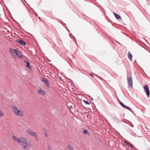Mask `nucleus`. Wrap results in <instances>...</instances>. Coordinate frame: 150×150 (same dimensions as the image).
Wrapping results in <instances>:
<instances>
[{"mask_svg":"<svg viewBox=\"0 0 150 150\" xmlns=\"http://www.w3.org/2000/svg\"><path fill=\"white\" fill-rule=\"evenodd\" d=\"M17 42L19 43L20 44L24 46H25L26 45V42L25 41L21 40H17Z\"/></svg>","mask_w":150,"mask_h":150,"instance_id":"nucleus-12","label":"nucleus"},{"mask_svg":"<svg viewBox=\"0 0 150 150\" xmlns=\"http://www.w3.org/2000/svg\"><path fill=\"white\" fill-rule=\"evenodd\" d=\"M23 62L25 63L26 64V66L28 68H30L31 66L30 65V64L28 61L24 59V60Z\"/></svg>","mask_w":150,"mask_h":150,"instance_id":"nucleus-9","label":"nucleus"},{"mask_svg":"<svg viewBox=\"0 0 150 150\" xmlns=\"http://www.w3.org/2000/svg\"><path fill=\"white\" fill-rule=\"evenodd\" d=\"M129 145L130 147L131 148H132V149H133V146L131 144H129Z\"/></svg>","mask_w":150,"mask_h":150,"instance_id":"nucleus-24","label":"nucleus"},{"mask_svg":"<svg viewBox=\"0 0 150 150\" xmlns=\"http://www.w3.org/2000/svg\"><path fill=\"white\" fill-rule=\"evenodd\" d=\"M68 147L70 150H74V148L70 145H68Z\"/></svg>","mask_w":150,"mask_h":150,"instance_id":"nucleus-17","label":"nucleus"},{"mask_svg":"<svg viewBox=\"0 0 150 150\" xmlns=\"http://www.w3.org/2000/svg\"><path fill=\"white\" fill-rule=\"evenodd\" d=\"M16 115L20 117H22L24 115L23 111L22 110H18Z\"/></svg>","mask_w":150,"mask_h":150,"instance_id":"nucleus-6","label":"nucleus"},{"mask_svg":"<svg viewBox=\"0 0 150 150\" xmlns=\"http://www.w3.org/2000/svg\"><path fill=\"white\" fill-rule=\"evenodd\" d=\"M12 110L14 113L16 115L17 113V112H18V110L19 109L18 108H17L16 106H14L13 107Z\"/></svg>","mask_w":150,"mask_h":150,"instance_id":"nucleus-11","label":"nucleus"},{"mask_svg":"<svg viewBox=\"0 0 150 150\" xmlns=\"http://www.w3.org/2000/svg\"><path fill=\"white\" fill-rule=\"evenodd\" d=\"M63 23L65 25H66V24L65 23H64L63 22Z\"/></svg>","mask_w":150,"mask_h":150,"instance_id":"nucleus-28","label":"nucleus"},{"mask_svg":"<svg viewBox=\"0 0 150 150\" xmlns=\"http://www.w3.org/2000/svg\"><path fill=\"white\" fill-rule=\"evenodd\" d=\"M9 52L11 54V55L13 57V58H15L16 57V56L14 54V50H13L11 48H10L9 49Z\"/></svg>","mask_w":150,"mask_h":150,"instance_id":"nucleus-8","label":"nucleus"},{"mask_svg":"<svg viewBox=\"0 0 150 150\" xmlns=\"http://www.w3.org/2000/svg\"><path fill=\"white\" fill-rule=\"evenodd\" d=\"M124 108H126L127 109L129 110L130 111L132 112V111L131 109L128 106L125 105Z\"/></svg>","mask_w":150,"mask_h":150,"instance_id":"nucleus-16","label":"nucleus"},{"mask_svg":"<svg viewBox=\"0 0 150 150\" xmlns=\"http://www.w3.org/2000/svg\"><path fill=\"white\" fill-rule=\"evenodd\" d=\"M94 74L95 75V76H96L97 77H98L101 80H103V79L101 78V77H100V76H98V75H97V74H94V73H91V74H90V75L91 76L93 77L94 76Z\"/></svg>","mask_w":150,"mask_h":150,"instance_id":"nucleus-13","label":"nucleus"},{"mask_svg":"<svg viewBox=\"0 0 150 150\" xmlns=\"http://www.w3.org/2000/svg\"><path fill=\"white\" fill-rule=\"evenodd\" d=\"M127 80L129 88H132L133 87V82L132 78L131 77H127Z\"/></svg>","mask_w":150,"mask_h":150,"instance_id":"nucleus-3","label":"nucleus"},{"mask_svg":"<svg viewBox=\"0 0 150 150\" xmlns=\"http://www.w3.org/2000/svg\"><path fill=\"white\" fill-rule=\"evenodd\" d=\"M131 133H132V135H133V136H135V137L136 136V134L134 133L133 132H131Z\"/></svg>","mask_w":150,"mask_h":150,"instance_id":"nucleus-20","label":"nucleus"},{"mask_svg":"<svg viewBox=\"0 0 150 150\" xmlns=\"http://www.w3.org/2000/svg\"><path fill=\"white\" fill-rule=\"evenodd\" d=\"M144 91L148 96H149L150 95V91L148 85H146L144 86Z\"/></svg>","mask_w":150,"mask_h":150,"instance_id":"nucleus-5","label":"nucleus"},{"mask_svg":"<svg viewBox=\"0 0 150 150\" xmlns=\"http://www.w3.org/2000/svg\"><path fill=\"white\" fill-rule=\"evenodd\" d=\"M43 130L44 131V132H45L46 131V129L45 128H43Z\"/></svg>","mask_w":150,"mask_h":150,"instance_id":"nucleus-25","label":"nucleus"},{"mask_svg":"<svg viewBox=\"0 0 150 150\" xmlns=\"http://www.w3.org/2000/svg\"><path fill=\"white\" fill-rule=\"evenodd\" d=\"M48 150H50V149H48Z\"/></svg>","mask_w":150,"mask_h":150,"instance_id":"nucleus-30","label":"nucleus"},{"mask_svg":"<svg viewBox=\"0 0 150 150\" xmlns=\"http://www.w3.org/2000/svg\"><path fill=\"white\" fill-rule=\"evenodd\" d=\"M119 103L120 104V105L123 107H124V106H125V105H124V104L120 101H119Z\"/></svg>","mask_w":150,"mask_h":150,"instance_id":"nucleus-19","label":"nucleus"},{"mask_svg":"<svg viewBox=\"0 0 150 150\" xmlns=\"http://www.w3.org/2000/svg\"><path fill=\"white\" fill-rule=\"evenodd\" d=\"M34 12H35V15H36V16H38V14H37L35 12V11H34Z\"/></svg>","mask_w":150,"mask_h":150,"instance_id":"nucleus-27","label":"nucleus"},{"mask_svg":"<svg viewBox=\"0 0 150 150\" xmlns=\"http://www.w3.org/2000/svg\"><path fill=\"white\" fill-rule=\"evenodd\" d=\"M14 52L15 54L17 55V56L19 59H22L23 58V57L21 56V54L16 49H14Z\"/></svg>","mask_w":150,"mask_h":150,"instance_id":"nucleus-4","label":"nucleus"},{"mask_svg":"<svg viewBox=\"0 0 150 150\" xmlns=\"http://www.w3.org/2000/svg\"><path fill=\"white\" fill-rule=\"evenodd\" d=\"M44 134L46 137H47V132L46 131H45V132H44Z\"/></svg>","mask_w":150,"mask_h":150,"instance_id":"nucleus-22","label":"nucleus"},{"mask_svg":"<svg viewBox=\"0 0 150 150\" xmlns=\"http://www.w3.org/2000/svg\"><path fill=\"white\" fill-rule=\"evenodd\" d=\"M70 108H71V109H72V108H73V107L72 106H70Z\"/></svg>","mask_w":150,"mask_h":150,"instance_id":"nucleus-26","label":"nucleus"},{"mask_svg":"<svg viewBox=\"0 0 150 150\" xmlns=\"http://www.w3.org/2000/svg\"><path fill=\"white\" fill-rule=\"evenodd\" d=\"M113 13L117 19L118 20L121 18V17L118 14L114 13Z\"/></svg>","mask_w":150,"mask_h":150,"instance_id":"nucleus-14","label":"nucleus"},{"mask_svg":"<svg viewBox=\"0 0 150 150\" xmlns=\"http://www.w3.org/2000/svg\"><path fill=\"white\" fill-rule=\"evenodd\" d=\"M83 133L84 134H88L89 133V132L87 130H83Z\"/></svg>","mask_w":150,"mask_h":150,"instance_id":"nucleus-18","label":"nucleus"},{"mask_svg":"<svg viewBox=\"0 0 150 150\" xmlns=\"http://www.w3.org/2000/svg\"><path fill=\"white\" fill-rule=\"evenodd\" d=\"M125 143L126 144V145H129V144H130V143H129V142H127V141H126L125 142Z\"/></svg>","mask_w":150,"mask_h":150,"instance_id":"nucleus-21","label":"nucleus"},{"mask_svg":"<svg viewBox=\"0 0 150 150\" xmlns=\"http://www.w3.org/2000/svg\"><path fill=\"white\" fill-rule=\"evenodd\" d=\"M38 93L39 94L42 95H45L46 94V93L45 91L44 90H41V88L39 90Z\"/></svg>","mask_w":150,"mask_h":150,"instance_id":"nucleus-10","label":"nucleus"},{"mask_svg":"<svg viewBox=\"0 0 150 150\" xmlns=\"http://www.w3.org/2000/svg\"><path fill=\"white\" fill-rule=\"evenodd\" d=\"M128 57L129 58V60H132V54L130 53L129 52L128 53Z\"/></svg>","mask_w":150,"mask_h":150,"instance_id":"nucleus-15","label":"nucleus"},{"mask_svg":"<svg viewBox=\"0 0 150 150\" xmlns=\"http://www.w3.org/2000/svg\"><path fill=\"white\" fill-rule=\"evenodd\" d=\"M12 138L16 142L20 144L22 148L24 149H28V144L26 139L23 137H21L19 138L13 135L11 136Z\"/></svg>","mask_w":150,"mask_h":150,"instance_id":"nucleus-1","label":"nucleus"},{"mask_svg":"<svg viewBox=\"0 0 150 150\" xmlns=\"http://www.w3.org/2000/svg\"><path fill=\"white\" fill-rule=\"evenodd\" d=\"M91 100H93V98H91Z\"/></svg>","mask_w":150,"mask_h":150,"instance_id":"nucleus-29","label":"nucleus"},{"mask_svg":"<svg viewBox=\"0 0 150 150\" xmlns=\"http://www.w3.org/2000/svg\"><path fill=\"white\" fill-rule=\"evenodd\" d=\"M42 81L45 83L46 85L48 87H50V85L49 83V81L48 80L46 79H45L44 78H42Z\"/></svg>","mask_w":150,"mask_h":150,"instance_id":"nucleus-7","label":"nucleus"},{"mask_svg":"<svg viewBox=\"0 0 150 150\" xmlns=\"http://www.w3.org/2000/svg\"><path fill=\"white\" fill-rule=\"evenodd\" d=\"M83 101L86 104H88V105L89 104V103L88 101H86L85 100H84Z\"/></svg>","mask_w":150,"mask_h":150,"instance_id":"nucleus-23","label":"nucleus"},{"mask_svg":"<svg viewBox=\"0 0 150 150\" xmlns=\"http://www.w3.org/2000/svg\"><path fill=\"white\" fill-rule=\"evenodd\" d=\"M25 131L27 133L35 137L36 140L38 141V138L37 134L36 133L34 132L32 130H30L29 129H26Z\"/></svg>","mask_w":150,"mask_h":150,"instance_id":"nucleus-2","label":"nucleus"}]
</instances>
